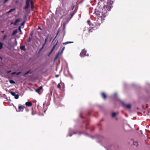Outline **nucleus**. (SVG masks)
Here are the masks:
<instances>
[{
    "label": "nucleus",
    "instance_id": "f257e3e1",
    "mask_svg": "<svg viewBox=\"0 0 150 150\" xmlns=\"http://www.w3.org/2000/svg\"><path fill=\"white\" fill-rule=\"evenodd\" d=\"M95 14L99 18L102 19L103 18V16L104 15V13H103V12L101 11V9L99 8L95 9Z\"/></svg>",
    "mask_w": 150,
    "mask_h": 150
},
{
    "label": "nucleus",
    "instance_id": "f03ea898",
    "mask_svg": "<svg viewBox=\"0 0 150 150\" xmlns=\"http://www.w3.org/2000/svg\"><path fill=\"white\" fill-rule=\"evenodd\" d=\"M83 31V34L84 35L85 37H87L89 34V32H92V30L88 29L86 30V29H85V30H84Z\"/></svg>",
    "mask_w": 150,
    "mask_h": 150
},
{
    "label": "nucleus",
    "instance_id": "7ed1b4c3",
    "mask_svg": "<svg viewBox=\"0 0 150 150\" xmlns=\"http://www.w3.org/2000/svg\"><path fill=\"white\" fill-rule=\"evenodd\" d=\"M86 53V50L85 49H83L82 50L81 53H80V55L81 57H83L85 56Z\"/></svg>",
    "mask_w": 150,
    "mask_h": 150
},
{
    "label": "nucleus",
    "instance_id": "20e7f679",
    "mask_svg": "<svg viewBox=\"0 0 150 150\" xmlns=\"http://www.w3.org/2000/svg\"><path fill=\"white\" fill-rule=\"evenodd\" d=\"M122 104L123 106L127 108L130 109L131 108V106L130 104H127L124 103H122Z\"/></svg>",
    "mask_w": 150,
    "mask_h": 150
},
{
    "label": "nucleus",
    "instance_id": "39448f33",
    "mask_svg": "<svg viewBox=\"0 0 150 150\" xmlns=\"http://www.w3.org/2000/svg\"><path fill=\"white\" fill-rule=\"evenodd\" d=\"M30 6L29 0H26V5L24 7V9H27Z\"/></svg>",
    "mask_w": 150,
    "mask_h": 150
},
{
    "label": "nucleus",
    "instance_id": "423d86ee",
    "mask_svg": "<svg viewBox=\"0 0 150 150\" xmlns=\"http://www.w3.org/2000/svg\"><path fill=\"white\" fill-rule=\"evenodd\" d=\"M24 108L25 107L24 106L19 104L18 105V111H23Z\"/></svg>",
    "mask_w": 150,
    "mask_h": 150
},
{
    "label": "nucleus",
    "instance_id": "0eeeda50",
    "mask_svg": "<svg viewBox=\"0 0 150 150\" xmlns=\"http://www.w3.org/2000/svg\"><path fill=\"white\" fill-rule=\"evenodd\" d=\"M58 40H57L56 43L53 46L52 49L51 50V51L49 53V54H48V56H50V54L52 53V52L54 50V49L55 47H56V45L57 44V43H58Z\"/></svg>",
    "mask_w": 150,
    "mask_h": 150
},
{
    "label": "nucleus",
    "instance_id": "6e6552de",
    "mask_svg": "<svg viewBox=\"0 0 150 150\" xmlns=\"http://www.w3.org/2000/svg\"><path fill=\"white\" fill-rule=\"evenodd\" d=\"M20 21V19H16L14 23L12 22L11 23V24H13L14 25H16L17 24V23L18 22H19Z\"/></svg>",
    "mask_w": 150,
    "mask_h": 150
},
{
    "label": "nucleus",
    "instance_id": "1a4fd4ad",
    "mask_svg": "<svg viewBox=\"0 0 150 150\" xmlns=\"http://www.w3.org/2000/svg\"><path fill=\"white\" fill-rule=\"evenodd\" d=\"M87 22L90 28H94V25L93 24L91 23V22L90 21H87Z\"/></svg>",
    "mask_w": 150,
    "mask_h": 150
},
{
    "label": "nucleus",
    "instance_id": "9d476101",
    "mask_svg": "<svg viewBox=\"0 0 150 150\" xmlns=\"http://www.w3.org/2000/svg\"><path fill=\"white\" fill-rule=\"evenodd\" d=\"M101 96L104 99H105L107 97L105 93L104 92H102L101 93Z\"/></svg>",
    "mask_w": 150,
    "mask_h": 150
},
{
    "label": "nucleus",
    "instance_id": "9b49d317",
    "mask_svg": "<svg viewBox=\"0 0 150 150\" xmlns=\"http://www.w3.org/2000/svg\"><path fill=\"white\" fill-rule=\"evenodd\" d=\"M25 105L27 106L30 107L32 105V104L30 102H27L25 103Z\"/></svg>",
    "mask_w": 150,
    "mask_h": 150
},
{
    "label": "nucleus",
    "instance_id": "f8f14e48",
    "mask_svg": "<svg viewBox=\"0 0 150 150\" xmlns=\"http://www.w3.org/2000/svg\"><path fill=\"white\" fill-rule=\"evenodd\" d=\"M42 86H41L39 87L38 88L36 89L35 91L37 93H39L40 91L42 89Z\"/></svg>",
    "mask_w": 150,
    "mask_h": 150
},
{
    "label": "nucleus",
    "instance_id": "ddd939ff",
    "mask_svg": "<svg viewBox=\"0 0 150 150\" xmlns=\"http://www.w3.org/2000/svg\"><path fill=\"white\" fill-rule=\"evenodd\" d=\"M20 49L22 50H23L24 51L25 50V49L24 46H20Z\"/></svg>",
    "mask_w": 150,
    "mask_h": 150
},
{
    "label": "nucleus",
    "instance_id": "4468645a",
    "mask_svg": "<svg viewBox=\"0 0 150 150\" xmlns=\"http://www.w3.org/2000/svg\"><path fill=\"white\" fill-rule=\"evenodd\" d=\"M33 37H31L30 36H29L27 40V41L28 42H30L31 41V40L32 39Z\"/></svg>",
    "mask_w": 150,
    "mask_h": 150
},
{
    "label": "nucleus",
    "instance_id": "2eb2a0df",
    "mask_svg": "<svg viewBox=\"0 0 150 150\" xmlns=\"http://www.w3.org/2000/svg\"><path fill=\"white\" fill-rule=\"evenodd\" d=\"M48 35H47V37H46V38L45 39V42L43 44V45H45L46 44V42H47V41L48 40Z\"/></svg>",
    "mask_w": 150,
    "mask_h": 150
},
{
    "label": "nucleus",
    "instance_id": "dca6fc26",
    "mask_svg": "<svg viewBox=\"0 0 150 150\" xmlns=\"http://www.w3.org/2000/svg\"><path fill=\"white\" fill-rule=\"evenodd\" d=\"M118 114V112H113L112 113V117H114L116 115H117Z\"/></svg>",
    "mask_w": 150,
    "mask_h": 150
},
{
    "label": "nucleus",
    "instance_id": "f3484780",
    "mask_svg": "<svg viewBox=\"0 0 150 150\" xmlns=\"http://www.w3.org/2000/svg\"><path fill=\"white\" fill-rule=\"evenodd\" d=\"M73 42H72V41H68V42H67L63 43V44H64V45H67L69 43H73Z\"/></svg>",
    "mask_w": 150,
    "mask_h": 150
},
{
    "label": "nucleus",
    "instance_id": "a211bd4d",
    "mask_svg": "<svg viewBox=\"0 0 150 150\" xmlns=\"http://www.w3.org/2000/svg\"><path fill=\"white\" fill-rule=\"evenodd\" d=\"M133 144L136 147H137L138 145V143L136 141L134 142L133 143Z\"/></svg>",
    "mask_w": 150,
    "mask_h": 150
},
{
    "label": "nucleus",
    "instance_id": "6ab92c4d",
    "mask_svg": "<svg viewBox=\"0 0 150 150\" xmlns=\"http://www.w3.org/2000/svg\"><path fill=\"white\" fill-rule=\"evenodd\" d=\"M15 10V8L11 9L9 11H8L7 12V13H11V12L12 11H14Z\"/></svg>",
    "mask_w": 150,
    "mask_h": 150
},
{
    "label": "nucleus",
    "instance_id": "aec40b11",
    "mask_svg": "<svg viewBox=\"0 0 150 150\" xmlns=\"http://www.w3.org/2000/svg\"><path fill=\"white\" fill-rule=\"evenodd\" d=\"M17 33V30H14L13 32L12 35H14L15 34H16Z\"/></svg>",
    "mask_w": 150,
    "mask_h": 150
},
{
    "label": "nucleus",
    "instance_id": "412c9836",
    "mask_svg": "<svg viewBox=\"0 0 150 150\" xmlns=\"http://www.w3.org/2000/svg\"><path fill=\"white\" fill-rule=\"evenodd\" d=\"M10 93L11 94V95H12L13 96H15L16 94L15 92L13 91L10 92Z\"/></svg>",
    "mask_w": 150,
    "mask_h": 150
},
{
    "label": "nucleus",
    "instance_id": "4be33fe9",
    "mask_svg": "<svg viewBox=\"0 0 150 150\" xmlns=\"http://www.w3.org/2000/svg\"><path fill=\"white\" fill-rule=\"evenodd\" d=\"M9 81L11 84H14L15 83V81L13 80H10Z\"/></svg>",
    "mask_w": 150,
    "mask_h": 150
},
{
    "label": "nucleus",
    "instance_id": "5701e85b",
    "mask_svg": "<svg viewBox=\"0 0 150 150\" xmlns=\"http://www.w3.org/2000/svg\"><path fill=\"white\" fill-rule=\"evenodd\" d=\"M19 95L18 94H16L14 96V98L16 99H17L19 98Z\"/></svg>",
    "mask_w": 150,
    "mask_h": 150
},
{
    "label": "nucleus",
    "instance_id": "b1692460",
    "mask_svg": "<svg viewBox=\"0 0 150 150\" xmlns=\"http://www.w3.org/2000/svg\"><path fill=\"white\" fill-rule=\"evenodd\" d=\"M45 46V45L43 44L42 47L39 50V52H40L43 49Z\"/></svg>",
    "mask_w": 150,
    "mask_h": 150
},
{
    "label": "nucleus",
    "instance_id": "393cba45",
    "mask_svg": "<svg viewBox=\"0 0 150 150\" xmlns=\"http://www.w3.org/2000/svg\"><path fill=\"white\" fill-rule=\"evenodd\" d=\"M3 44L0 42V50H1L3 47Z\"/></svg>",
    "mask_w": 150,
    "mask_h": 150
},
{
    "label": "nucleus",
    "instance_id": "a878e982",
    "mask_svg": "<svg viewBox=\"0 0 150 150\" xmlns=\"http://www.w3.org/2000/svg\"><path fill=\"white\" fill-rule=\"evenodd\" d=\"M60 55L59 54H58L57 53V55H56L55 57V58H54V60H56V59H57V58H58V56L59 55Z\"/></svg>",
    "mask_w": 150,
    "mask_h": 150
},
{
    "label": "nucleus",
    "instance_id": "bb28decb",
    "mask_svg": "<svg viewBox=\"0 0 150 150\" xmlns=\"http://www.w3.org/2000/svg\"><path fill=\"white\" fill-rule=\"evenodd\" d=\"M30 70L27 71L26 72L25 74H24V75H27L29 73H30Z\"/></svg>",
    "mask_w": 150,
    "mask_h": 150
},
{
    "label": "nucleus",
    "instance_id": "cd10ccee",
    "mask_svg": "<svg viewBox=\"0 0 150 150\" xmlns=\"http://www.w3.org/2000/svg\"><path fill=\"white\" fill-rule=\"evenodd\" d=\"M59 31H58L57 32V34H56V36H55V37H54V39L53 40V41H54V40L56 38V37H57V35H58V34L59 33Z\"/></svg>",
    "mask_w": 150,
    "mask_h": 150
},
{
    "label": "nucleus",
    "instance_id": "c85d7f7f",
    "mask_svg": "<svg viewBox=\"0 0 150 150\" xmlns=\"http://www.w3.org/2000/svg\"><path fill=\"white\" fill-rule=\"evenodd\" d=\"M33 32H31L30 34V36L31 37H33Z\"/></svg>",
    "mask_w": 150,
    "mask_h": 150
},
{
    "label": "nucleus",
    "instance_id": "c756f323",
    "mask_svg": "<svg viewBox=\"0 0 150 150\" xmlns=\"http://www.w3.org/2000/svg\"><path fill=\"white\" fill-rule=\"evenodd\" d=\"M76 133L75 132H73L72 133V134H71L70 133H69V137H71L72 135V134H75Z\"/></svg>",
    "mask_w": 150,
    "mask_h": 150
},
{
    "label": "nucleus",
    "instance_id": "7c9ffc66",
    "mask_svg": "<svg viewBox=\"0 0 150 150\" xmlns=\"http://www.w3.org/2000/svg\"><path fill=\"white\" fill-rule=\"evenodd\" d=\"M57 88H61V86L59 83L57 85Z\"/></svg>",
    "mask_w": 150,
    "mask_h": 150
},
{
    "label": "nucleus",
    "instance_id": "2f4dec72",
    "mask_svg": "<svg viewBox=\"0 0 150 150\" xmlns=\"http://www.w3.org/2000/svg\"><path fill=\"white\" fill-rule=\"evenodd\" d=\"M30 4L31 5V8H32L33 6V2L32 0L30 2Z\"/></svg>",
    "mask_w": 150,
    "mask_h": 150
},
{
    "label": "nucleus",
    "instance_id": "473e14b6",
    "mask_svg": "<svg viewBox=\"0 0 150 150\" xmlns=\"http://www.w3.org/2000/svg\"><path fill=\"white\" fill-rule=\"evenodd\" d=\"M6 35H5L4 36L3 38V40H4L5 39V38H6Z\"/></svg>",
    "mask_w": 150,
    "mask_h": 150
},
{
    "label": "nucleus",
    "instance_id": "72a5a7b5",
    "mask_svg": "<svg viewBox=\"0 0 150 150\" xmlns=\"http://www.w3.org/2000/svg\"><path fill=\"white\" fill-rule=\"evenodd\" d=\"M25 21H23L21 24V25H22V26H23V25L24 24H25Z\"/></svg>",
    "mask_w": 150,
    "mask_h": 150
},
{
    "label": "nucleus",
    "instance_id": "f704fd0d",
    "mask_svg": "<svg viewBox=\"0 0 150 150\" xmlns=\"http://www.w3.org/2000/svg\"><path fill=\"white\" fill-rule=\"evenodd\" d=\"M63 51H62V50L60 52H58V53L60 55L62 53H63Z\"/></svg>",
    "mask_w": 150,
    "mask_h": 150
},
{
    "label": "nucleus",
    "instance_id": "c9c22d12",
    "mask_svg": "<svg viewBox=\"0 0 150 150\" xmlns=\"http://www.w3.org/2000/svg\"><path fill=\"white\" fill-rule=\"evenodd\" d=\"M21 73V72H17V73H16V74L17 75H19Z\"/></svg>",
    "mask_w": 150,
    "mask_h": 150
},
{
    "label": "nucleus",
    "instance_id": "e433bc0d",
    "mask_svg": "<svg viewBox=\"0 0 150 150\" xmlns=\"http://www.w3.org/2000/svg\"><path fill=\"white\" fill-rule=\"evenodd\" d=\"M16 72H13L11 73V75H13V74H16Z\"/></svg>",
    "mask_w": 150,
    "mask_h": 150
},
{
    "label": "nucleus",
    "instance_id": "4c0bfd02",
    "mask_svg": "<svg viewBox=\"0 0 150 150\" xmlns=\"http://www.w3.org/2000/svg\"><path fill=\"white\" fill-rule=\"evenodd\" d=\"M74 6H75L74 5L71 8L72 10H73V9L74 8Z\"/></svg>",
    "mask_w": 150,
    "mask_h": 150
},
{
    "label": "nucleus",
    "instance_id": "58836bf2",
    "mask_svg": "<svg viewBox=\"0 0 150 150\" xmlns=\"http://www.w3.org/2000/svg\"><path fill=\"white\" fill-rule=\"evenodd\" d=\"M11 71V70L8 71H7V73L8 74V73H10Z\"/></svg>",
    "mask_w": 150,
    "mask_h": 150
},
{
    "label": "nucleus",
    "instance_id": "ea45409f",
    "mask_svg": "<svg viewBox=\"0 0 150 150\" xmlns=\"http://www.w3.org/2000/svg\"><path fill=\"white\" fill-rule=\"evenodd\" d=\"M19 31H21V29L20 27H19Z\"/></svg>",
    "mask_w": 150,
    "mask_h": 150
},
{
    "label": "nucleus",
    "instance_id": "a19ab883",
    "mask_svg": "<svg viewBox=\"0 0 150 150\" xmlns=\"http://www.w3.org/2000/svg\"><path fill=\"white\" fill-rule=\"evenodd\" d=\"M64 49H65V47H64L62 48V51H64Z\"/></svg>",
    "mask_w": 150,
    "mask_h": 150
},
{
    "label": "nucleus",
    "instance_id": "79ce46f5",
    "mask_svg": "<svg viewBox=\"0 0 150 150\" xmlns=\"http://www.w3.org/2000/svg\"><path fill=\"white\" fill-rule=\"evenodd\" d=\"M59 75H55V77L56 78L58 77L59 76Z\"/></svg>",
    "mask_w": 150,
    "mask_h": 150
},
{
    "label": "nucleus",
    "instance_id": "37998d69",
    "mask_svg": "<svg viewBox=\"0 0 150 150\" xmlns=\"http://www.w3.org/2000/svg\"><path fill=\"white\" fill-rule=\"evenodd\" d=\"M8 0H5L4 1V3H5L8 1Z\"/></svg>",
    "mask_w": 150,
    "mask_h": 150
},
{
    "label": "nucleus",
    "instance_id": "c03bdc74",
    "mask_svg": "<svg viewBox=\"0 0 150 150\" xmlns=\"http://www.w3.org/2000/svg\"><path fill=\"white\" fill-rule=\"evenodd\" d=\"M38 28L39 29H40V30H42L40 28V27H39V26H38Z\"/></svg>",
    "mask_w": 150,
    "mask_h": 150
},
{
    "label": "nucleus",
    "instance_id": "a18cd8bd",
    "mask_svg": "<svg viewBox=\"0 0 150 150\" xmlns=\"http://www.w3.org/2000/svg\"><path fill=\"white\" fill-rule=\"evenodd\" d=\"M0 59L1 60H2V59H3L1 57H0Z\"/></svg>",
    "mask_w": 150,
    "mask_h": 150
},
{
    "label": "nucleus",
    "instance_id": "49530a36",
    "mask_svg": "<svg viewBox=\"0 0 150 150\" xmlns=\"http://www.w3.org/2000/svg\"><path fill=\"white\" fill-rule=\"evenodd\" d=\"M73 15V14H72L71 15V17H72Z\"/></svg>",
    "mask_w": 150,
    "mask_h": 150
},
{
    "label": "nucleus",
    "instance_id": "de8ad7c7",
    "mask_svg": "<svg viewBox=\"0 0 150 150\" xmlns=\"http://www.w3.org/2000/svg\"><path fill=\"white\" fill-rule=\"evenodd\" d=\"M1 32L2 33H3L4 32V30L2 31Z\"/></svg>",
    "mask_w": 150,
    "mask_h": 150
},
{
    "label": "nucleus",
    "instance_id": "09e8293b",
    "mask_svg": "<svg viewBox=\"0 0 150 150\" xmlns=\"http://www.w3.org/2000/svg\"><path fill=\"white\" fill-rule=\"evenodd\" d=\"M80 117L81 118H83V117H82L81 115L80 116Z\"/></svg>",
    "mask_w": 150,
    "mask_h": 150
},
{
    "label": "nucleus",
    "instance_id": "8fccbe9b",
    "mask_svg": "<svg viewBox=\"0 0 150 150\" xmlns=\"http://www.w3.org/2000/svg\"><path fill=\"white\" fill-rule=\"evenodd\" d=\"M32 73V72L30 73V74H31Z\"/></svg>",
    "mask_w": 150,
    "mask_h": 150
}]
</instances>
